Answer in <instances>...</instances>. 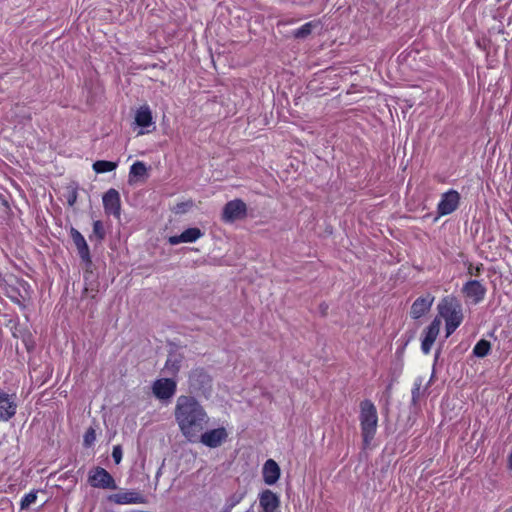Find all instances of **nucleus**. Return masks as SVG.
Returning a JSON list of instances; mask_svg holds the SVG:
<instances>
[{"label":"nucleus","instance_id":"1","mask_svg":"<svg viewBox=\"0 0 512 512\" xmlns=\"http://www.w3.org/2000/svg\"><path fill=\"white\" fill-rule=\"evenodd\" d=\"M175 422L182 436L190 443L198 438L210 422L205 407L194 396L180 395L174 408Z\"/></svg>","mask_w":512,"mask_h":512},{"label":"nucleus","instance_id":"2","mask_svg":"<svg viewBox=\"0 0 512 512\" xmlns=\"http://www.w3.org/2000/svg\"><path fill=\"white\" fill-rule=\"evenodd\" d=\"M359 421L363 448L366 449L374 439L378 427L377 409L371 400L365 399L360 402Z\"/></svg>","mask_w":512,"mask_h":512},{"label":"nucleus","instance_id":"3","mask_svg":"<svg viewBox=\"0 0 512 512\" xmlns=\"http://www.w3.org/2000/svg\"><path fill=\"white\" fill-rule=\"evenodd\" d=\"M438 312L445 321L446 338H448L463 321L461 305L455 297L446 296L438 304Z\"/></svg>","mask_w":512,"mask_h":512},{"label":"nucleus","instance_id":"4","mask_svg":"<svg viewBox=\"0 0 512 512\" xmlns=\"http://www.w3.org/2000/svg\"><path fill=\"white\" fill-rule=\"evenodd\" d=\"M461 292L466 301L476 305L485 299L487 288L481 281L470 279L463 284Z\"/></svg>","mask_w":512,"mask_h":512},{"label":"nucleus","instance_id":"5","mask_svg":"<svg viewBox=\"0 0 512 512\" xmlns=\"http://www.w3.org/2000/svg\"><path fill=\"white\" fill-rule=\"evenodd\" d=\"M88 482L94 488L117 489L116 482L111 474L102 467H95L90 470Z\"/></svg>","mask_w":512,"mask_h":512},{"label":"nucleus","instance_id":"6","mask_svg":"<svg viewBox=\"0 0 512 512\" xmlns=\"http://www.w3.org/2000/svg\"><path fill=\"white\" fill-rule=\"evenodd\" d=\"M107 499L118 505L145 504L147 502L146 497L136 490H120L109 495Z\"/></svg>","mask_w":512,"mask_h":512},{"label":"nucleus","instance_id":"7","mask_svg":"<svg viewBox=\"0 0 512 512\" xmlns=\"http://www.w3.org/2000/svg\"><path fill=\"white\" fill-rule=\"evenodd\" d=\"M177 389V383L170 378H160L154 381L152 385L153 395L162 401L171 399Z\"/></svg>","mask_w":512,"mask_h":512},{"label":"nucleus","instance_id":"8","mask_svg":"<svg viewBox=\"0 0 512 512\" xmlns=\"http://www.w3.org/2000/svg\"><path fill=\"white\" fill-rule=\"evenodd\" d=\"M228 438V433L224 427L211 429L201 432L198 442L209 448H217L222 445Z\"/></svg>","mask_w":512,"mask_h":512},{"label":"nucleus","instance_id":"9","mask_svg":"<svg viewBox=\"0 0 512 512\" xmlns=\"http://www.w3.org/2000/svg\"><path fill=\"white\" fill-rule=\"evenodd\" d=\"M460 194L456 190H449L442 194L441 199L437 205V213L440 216H445L453 213L459 206Z\"/></svg>","mask_w":512,"mask_h":512},{"label":"nucleus","instance_id":"10","mask_svg":"<svg viewBox=\"0 0 512 512\" xmlns=\"http://www.w3.org/2000/svg\"><path fill=\"white\" fill-rule=\"evenodd\" d=\"M440 327L441 319L440 317H435L424 330L421 341V350L425 355H428L431 352L432 346L439 335Z\"/></svg>","mask_w":512,"mask_h":512},{"label":"nucleus","instance_id":"11","mask_svg":"<svg viewBox=\"0 0 512 512\" xmlns=\"http://www.w3.org/2000/svg\"><path fill=\"white\" fill-rule=\"evenodd\" d=\"M17 412L16 395L0 390V421L7 422Z\"/></svg>","mask_w":512,"mask_h":512},{"label":"nucleus","instance_id":"12","mask_svg":"<svg viewBox=\"0 0 512 512\" xmlns=\"http://www.w3.org/2000/svg\"><path fill=\"white\" fill-rule=\"evenodd\" d=\"M246 215V204L241 200L229 201L223 208L222 218L225 222H234Z\"/></svg>","mask_w":512,"mask_h":512},{"label":"nucleus","instance_id":"13","mask_svg":"<svg viewBox=\"0 0 512 512\" xmlns=\"http://www.w3.org/2000/svg\"><path fill=\"white\" fill-rule=\"evenodd\" d=\"M70 237L77 248L79 257L81 260L87 264L91 263V255L89 246L84 238V236L75 228L71 227L70 229Z\"/></svg>","mask_w":512,"mask_h":512},{"label":"nucleus","instance_id":"14","mask_svg":"<svg viewBox=\"0 0 512 512\" xmlns=\"http://www.w3.org/2000/svg\"><path fill=\"white\" fill-rule=\"evenodd\" d=\"M210 382V376L203 369H194L189 374V387L193 391H204Z\"/></svg>","mask_w":512,"mask_h":512},{"label":"nucleus","instance_id":"15","mask_svg":"<svg viewBox=\"0 0 512 512\" xmlns=\"http://www.w3.org/2000/svg\"><path fill=\"white\" fill-rule=\"evenodd\" d=\"M434 297L428 293L425 296L418 297L412 304L410 315L413 319H419L424 316L431 308Z\"/></svg>","mask_w":512,"mask_h":512},{"label":"nucleus","instance_id":"16","mask_svg":"<svg viewBox=\"0 0 512 512\" xmlns=\"http://www.w3.org/2000/svg\"><path fill=\"white\" fill-rule=\"evenodd\" d=\"M103 205L106 213L115 217L120 216V195L115 189L108 190L103 196Z\"/></svg>","mask_w":512,"mask_h":512},{"label":"nucleus","instance_id":"17","mask_svg":"<svg viewBox=\"0 0 512 512\" xmlns=\"http://www.w3.org/2000/svg\"><path fill=\"white\" fill-rule=\"evenodd\" d=\"M204 233L196 227L188 228L183 231L180 235L170 236L168 242L171 245H178L180 243H193L200 239Z\"/></svg>","mask_w":512,"mask_h":512},{"label":"nucleus","instance_id":"18","mask_svg":"<svg viewBox=\"0 0 512 512\" xmlns=\"http://www.w3.org/2000/svg\"><path fill=\"white\" fill-rule=\"evenodd\" d=\"M259 504L261 512H276L279 507V498L270 490H264L259 495Z\"/></svg>","mask_w":512,"mask_h":512},{"label":"nucleus","instance_id":"19","mask_svg":"<svg viewBox=\"0 0 512 512\" xmlns=\"http://www.w3.org/2000/svg\"><path fill=\"white\" fill-rule=\"evenodd\" d=\"M263 480L267 485H273L280 477V468L273 459H268L262 468Z\"/></svg>","mask_w":512,"mask_h":512},{"label":"nucleus","instance_id":"20","mask_svg":"<svg viewBox=\"0 0 512 512\" xmlns=\"http://www.w3.org/2000/svg\"><path fill=\"white\" fill-rule=\"evenodd\" d=\"M135 123L141 127H149L153 125V118L151 110L148 106H141L135 114Z\"/></svg>","mask_w":512,"mask_h":512},{"label":"nucleus","instance_id":"21","mask_svg":"<svg viewBox=\"0 0 512 512\" xmlns=\"http://www.w3.org/2000/svg\"><path fill=\"white\" fill-rule=\"evenodd\" d=\"M319 27H321V22L319 20L309 21V22L303 24L298 29L294 30L293 36L295 38L304 39L308 35H310L315 28H319Z\"/></svg>","mask_w":512,"mask_h":512},{"label":"nucleus","instance_id":"22","mask_svg":"<svg viewBox=\"0 0 512 512\" xmlns=\"http://www.w3.org/2000/svg\"><path fill=\"white\" fill-rule=\"evenodd\" d=\"M246 488L238 487L234 492H232L225 500V504L232 509L237 506L246 496Z\"/></svg>","mask_w":512,"mask_h":512},{"label":"nucleus","instance_id":"23","mask_svg":"<svg viewBox=\"0 0 512 512\" xmlns=\"http://www.w3.org/2000/svg\"><path fill=\"white\" fill-rule=\"evenodd\" d=\"M146 175H147V167H146L145 163H143L141 161H137L130 167V172H129L130 180L129 181L132 182V181H134V179L143 178Z\"/></svg>","mask_w":512,"mask_h":512},{"label":"nucleus","instance_id":"24","mask_svg":"<svg viewBox=\"0 0 512 512\" xmlns=\"http://www.w3.org/2000/svg\"><path fill=\"white\" fill-rule=\"evenodd\" d=\"M491 349V344L488 340H479L473 348V354L477 357L483 358L488 355Z\"/></svg>","mask_w":512,"mask_h":512},{"label":"nucleus","instance_id":"25","mask_svg":"<svg viewBox=\"0 0 512 512\" xmlns=\"http://www.w3.org/2000/svg\"><path fill=\"white\" fill-rule=\"evenodd\" d=\"M117 167V163L112 161L99 160L94 162L93 170L96 173H106L115 170Z\"/></svg>","mask_w":512,"mask_h":512},{"label":"nucleus","instance_id":"26","mask_svg":"<svg viewBox=\"0 0 512 512\" xmlns=\"http://www.w3.org/2000/svg\"><path fill=\"white\" fill-rule=\"evenodd\" d=\"M105 237V229L103 226V223L99 220L94 221L93 223V231L92 234L89 236V239L93 241L96 239L98 242H101Z\"/></svg>","mask_w":512,"mask_h":512},{"label":"nucleus","instance_id":"27","mask_svg":"<svg viewBox=\"0 0 512 512\" xmlns=\"http://www.w3.org/2000/svg\"><path fill=\"white\" fill-rule=\"evenodd\" d=\"M465 265L467 266V274L471 277H479L484 271L483 263L473 264L472 262H467Z\"/></svg>","mask_w":512,"mask_h":512},{"label":"nucleus","instance_id":"28","mask_svg":"<svg viewBox=\"0 0 512 512\" xmlns=\"http://www.w3.org/2000/svg\"><path fill=\"white\" fill-rule=\"evenodd\" d=\"M37 500L36 492H29L25 494L21 499V509H27L31 504H34Z\"/></svg>","mask_w":512,"mask_h":512},{"label":"nucleus","instance_id":"29","mask_svg":"<svg viewBox=\"0 0 512 512\" xmlns=\"http://www.w3.org/2000/svg\"><path fill=\"white\" fill-rule=\"evenodd\" d=\"M179 363H180V360H178L177 358L173 359L172 356H170L166 361L165 367L168 371H170L172 373H176V372H178L179 367H180Z\"/></svg>","mask_w":512,"mask_h":512},{"label":"nucleus","instance_id":"30","mask_svg":"<svg viewBox=\"0 0 512 512\" xmlns=\"http://www.w3.org/2000/svg\"><path fill=\"white\" fill-rule=\"evenodd\" d=\"M96 439V434L93 428H89L84 435V443L90 446Z\"/></svg>","mask_w":512,"mask_h":512},{"label":"nucleus","instance_id":"31","mask_svg":"<svg viewBox=\"0 0 512 512\" xmlns=\"http://www.w3.org/2000/svg\"><path fill=\"white\" fill-rule=\"evenodd\" d=\"M112 457L116 464H119L122 460V450L120 446H115L112 451Z\"/></svg>","mask_w":512,"mask_h":512},{"label":"nucleus","instance_id":"32","mask_svg":"<svg viewBox=\"0 0 512 512\" xmlns=\"http://www.w3.org/2000/svg\"><path fill=\"white\" fill-rule=\"evenodd\" d=\"M76 198H77V196H76V192H75V191H73V192L69 195L68 200H67V202H68L69 206H73V205L75 204V202H76Z\"/></svg>","mask_w":512,"mask_h":512},{"label":"nucleus","instance_id":"33","mask_svg":"<svg viewBox=\"0 0 512 512\" xmlns=\"http://www.w3.org/2000/svg\"><path fill=\"white\" fill-rule=\"evenodd\" d=\"M319 308L321 310L322 315H326L327 314L328 305L326 303H324V302L321 303Z\"/></svg>","mask_w":512,"mask_h":512},{"label":"nucleus","instance_id":"34","mask_svg":"<svg viewBox=\"0 0 512 512\" xmlns=\"http://www.w3.org/2000/svg\"><path fill=\"white\" fill-rule=\"evenodd\" d=\"M232 508L228 507L226 504L223 505L221 512H231Z\"/></svg>","mask_w":512,"mask_h":512},{"label":"nucleus","instance_id":"35","mask_svg":"<svg viewBox=\"0 0 512 512\" xmlns=\"http://www.w3.org/2000/svg\"><path fill=\"white\" fill-rule=\"evenodd\" d=\"M509 465H510V467L512 468V453H511V454H510V456H509Z\"/></svg>","mask_w":512,"mask_h":512},{"label":"nucleus","instance_id":"36","mask_svg":"<svg viewBox=\"0 0 512 512\" xmlns=\"http://www.w3.org/2000/svg\"><path fill=\"white\" fill-rule=\"evenodd\" d=\"M143 134H145V131H143V130L139 131V133H138V135H143Z\"/></svg>","mask_w":512,"mask_h":512},{"label":"nucleus","instance_id":"37","mask_svg":"<svg viewBox=\"0 0 512 512\" xmlns=\"http://www.w3.org/2000/svg\"><path fill=\"white\" fill-rule=\"evenodd\" d=\"M246 512H254L252 509L247 510Z\"/></svg>","mask_w":512,"mask_h":512}]
</instances>
